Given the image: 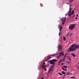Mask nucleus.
Wrapping results in <instances>:
<instances>
[{
    "label": "nucleus",
    "mask_w": 79,
    "mask_h": 79,
    "mask_svg": "<svg viewBox=\"0 0 79 79\" xmlns=\"http://www.w3.org/2000/svg\"><path fill=\"white\" fill-rule=\"evenodd\" d=\"M71 78H76V77H71Z\"/></svg>",
    "instance_id": "27"
},
{
    "label": "nucleus",
    "mask_w": 79,
    "mask_h": 79,
    "mask_svg": "<svg viewBox=\"0 0 79 79\" xmlns=\"http://www.w3.org/2000/svg\"><path fill=\"white\" fill-rule=\"evenodd\" d=\"M52 57H50V58H52Z\"/></svg>",
    "instance_id": "42"
},
{
    "label": "nucleus",
    "mask_w": 79,
    "mask_h": 79,
    "mask_svg": "<svg viewBox=\"0 0 79 79\" xmlns=\"http://www.w3.org/2000/svg\"><path fill=\"white\" fill-rule=\"evenodd\" d=\"M70 7H71V6L70 5Z\"/></svg>",
    "instance_id": "45"
},
{
    "label": "nucleus",
    "mask_w": 79,
    "mask_h": 79,
    "mask_svg": "<svg viewBox=\"0 0 79 79\" xmlns=\"http://www.w3.org/2000/svg\"><path fill=\"white\" fill-rule=\"evenodd\" d=\"M62 50V46L61 45H59L58 47V51L60 52Z\"/></svg>",
    "instance_id": "6"
},
{
    "label": "nucleus",
    "mask_w": 79,
    "mask_h": 79,
    "mask_svg": "<svg viewBox=\"0 0 79 79\" xmlns=\"http://www.w3.org/2000/svg\"><path fill=\"white\" fill-rule=\"evenodd\" d=\"M67 15H68V14L67 13V14H65V16H67Z\"/></svg>",
    "instance_id": "34"
},
{
    "label": "nucleus",
    "mask_w": 79,
    "mask_h": 79,
    "mask_svg": "<svg viewBox=\"0 0 79 79\" xmlns=\"http://www.w3.org/2000/svg\"><path fill=\"white\" fill-rule=\"evenodd\" d=\"M66 4L69 5V3H66Z\"/></svg>",
    "instance_id": "37"
},
{
    "label": "nucleus",
    "mask_w": 79,
    "mask_h": 79,
    "mask_svg": "<svg viewBox=\"0 0 79 79\" xmlns=\"http://www.w3.org/2000/svg\"><path fill=\"white\" fill-rule=\"evenodd\" d=\"M62 68L63 70H64H64H65V69L64 68V67H62Z\"/></svg>",
    "instance_id": "23"
},
{
    "label": "nucleus",
    "mask_w": 79,
    "mask_h": 79,
    "mask_svg": "<svg viewBox=\"0 0 79 79\" xmlns=\"http://www.w3.org/2000/svg\"><path fill=\"white\" fill-rule=\"evenodd\" d=\"M41 79H44V77H42V78H41Z\"/></svg>",
    "instance_id": "39"
},
{
    "label": "nucleus",
    "mask_w": 79,
    "mask_h": 79,
    "mask_svg": "<svg viewBox=\"0 0 79 79\" xmlns=\"http://www.w3.org/2000/svg\"><path fill=\"white\" fill-rule=\"evenodd\" d=\"M74 0H71V1H73Z\"/></svg>",
    "instance_id": "44"
},
{
    "label": "nucleus",
    "mask_w": 79,
    "mask_h": 79,
    "mask_svg": "<svg viewBox=\"0 0 79 79\" xmlns=\"http://www.w3.org/2000/svg\"><path fill=\"white\" fill-rule=\"evenodd\" d=\"M76 27V24H71L69 26V29L70 30H73Z\"/></svg>",
    "instance_id": "2"
},
{
    "label": "nucleus",
    "mask_w": 79,
    "mask_h": 79,
    "mask_svg": "<svg viewBox=\"0 0 79 79\" xmlns=\"http://www.w3.org/2000/svg\"><path fill=\"white\" fill-rule=\"evenodd\" d=\"M71 10H72V9L71 7H69V10L68 12L67 13L68 16H69V17L71 16Z\"/></svg>",
    "instance_id": "5"
},
{
    "label": "nucleus",
    "mask_w": 79,
    "mask_h": 79,
    "mask_svg": "<svg viewBox=\"0 0 79 79\" xmlns=\"http://www.w3.org/2000/svg\"><path fill=\"white\" fill-rule=\"evenodd\" d=\"M64 71H67V69H65Z\"/></svg>",
    "instance_id": "38"
},
{
    "label": "nucleus",
    "mask_w": 79,
    "mask_h": 79,
    "mask_svg": "<svg viewBox=\"0 0 79 79\" xmlns=\"http://www.w3.org/2000/svg\"><path fill=\"white\" fill-rule=\"evenodd\" d=\"M64 68H65L66 69V68H67V66H66V65L64 66Z\"/></svg>",
    "instance_id": "20"
},
{
    "label": "nucleus",
    "mask_w": 79,
    "mask_h": 79,
    "mask_svg": "<svg viewBox=\"0 0 79 79\" xmlns=\"http://www.w3.org/2000/svg\"><path fill=\"white\" fill-rule=\"evenodd\" d=\"M59 54H60V56H64V52L62 51V52H60L59 53Z\"/></svg>",
    "instance_id": "7"
},
{
    "label": "nucleus",
    "mask_w": 79,
    "mask_h": 79,
    "mask_svg": "<svg viewBox=\"0 0 79 79\" xmlns=\"http://www.w3.org/2000/svg\"><path fill=\"white\" fill-rule=\"evenodd\" d=\"M67 55V53L65 54L64 57L62 59V60H63V61H64L65 60H66V56Z\"/></svg>",
    "instance_id": "8"
},
{
    "label": "nucleus",
    "mask_w": 79,
    "mask_h": 79,
    "mask_svg": "<svg viewBox=\"0 0 79 79\" xmlns=\"http://www.w3.org/2000/svg\"><path fill=\"white\" fill-rule=\"evenodd\" d=\"M69 3H71V1H70V2Z\"/></svg>",
    "instance_id": "43"
},
{
    "label": "nucleus",
    "mask_w": 79,
    "mask_h": 79,
    "mask_svg": "<svg viewBox=\"0 0 79 79\" xmlns=\"http://www.w3.org/2000/svg\"><path fill=\"white\" fill-rule=\"evenodd\" d=\"M55 64H52V65H51L50 68H51L53 69V68H54V67H55Z\"/></svg>",
    "instance_id": "11"
},
{
    "label": "nucleus",
    "mask_w": 79,
    "mask_h": 79,
    "mask_svg": "<svg viewBox=\"0 0 79 79\" xmlns=\"http://www.w3.org/2000/svg\"><path fill=\"white\" fill-rule=\"evenodd\" d=\"M78 16H79V15L78 14H77V17H78Z\"/></svg>",
    "instance_id": "35"
},
{
    "label": "nucleus",
    "mask_w": 79,
    "mask_h": 79,
    "mask_svg": "<svg viewBox=\"0 0 79 79\" xmlns=\"http://www.w3.org/2000/svg\"><path fill=\"white\" fill-rule=\"evenodd\" d=\"M74 15H73V17L74 16Z\"/></svg>",
    "instance_id": "46"
},
{
    "label": "nucleus",
    "mask_w": 79,
    "mask_h": 79,
    "mask_svg": "<svg viewBox=\"0 0 79 79\" xmlns=\"http://www.w3.org/2000/svg\"><path fill=\"white\" fill-rule=\"evenodd\" d=\"M73 35V33H71L70 34V36H71V35Z\"/></svg>",
    "instance_id": "31"
},
{
    "label": "nucleus",
    "mask_w": 79,
    "mask_h": 79,
    "mask_svg": "<svg viewBox=\"0 0 79 79\" xmlns=\"http://www.w3.org/2000/svg\"><path fill=\"white\" fill-rule=\"evenodd\" d=\"M69 35V33H68L67 35V36H68Z\"/></svg>",
    "instance_id": "26"
},
{
    "label": "nucleus",
    "mask_w": 79,
    "mask_h": 79,
    "mask_svg": "<svg viewBox=\"0 0 79 79\" xmlns=\"http://www.w3.org/2000/svg\"><path fill=\"white\" fill-rule=\"evenodd\" d=\"M63 61V60H60L59 61V63H61V62H63V61Z\"/></svg>",
    "instance_id": "14"
},
{
    "label": "nucleus",
    "mask_w": 79,
    "mask_h": 79,
    "mask_svg": "<svg viewBox=\"0 0 79 79\" xmlns=\"http://www.w3.org/2000/svg\"><path fill=\"white\" fill-rule=\"evenodd\" d=\"M74 10H73L72 12V13H71V15H73V14H74Z\"/></svg>",
    "instance_id": "17"
},
{
    "label": "nucleus",
    "mask_w": 79,
    "mask_h": 79,
    "mask_svg": "<svg viewBox=\"0 0 79 79\" xmlns=\"http://www.w3.org/2000/svg\"><path fill=\"white\" fill-rule=\"evenodd\" d=\"M79 48V45L78 44H74L72 45L69 48L68 52H74V51H75V50Z\"/></svg>",
    "instance_id": "1"
},
{
    "label": "nucleus",
    "mask_w": 79,
    "mask_h": 79,
    "mask_svg": "<svg viewBox=\"0 0 79 79\" xmlns=\"http://www.w3.org/2000/svg\"><path fill=\"white\" fill-rule=\"evenodd\" d=\"M71 55H72L73 57H75V56H76V55H75V54L72 53L71 54Z\"/></svg>",
    "instance_id": "12"
},
{
    "label": "nucleus",
    "mask_w": 79,
    "mask_h": 79,
    "mask_svg": "<svg viewBox=\"0 0 79 79\" xmlns=\"http://www.w3.org/2000/svg\"><path fill=\"white\" fill-rule=\"evenodd\" d=\"M63 64H64V63H62L61 65H63Z\"/></svg>",
    "instance_id": "33"
},
{
    "label": "nucleus",
    "mask_w": 79,
    "mask_h": 79,
    "mask_svg": "<svg viewBox=\"0 0 79 79\" xmlns=\"http://www.w3.org/2000/svg\"><path fill=\"white\" fill-rule=\"evenodd\" d=\"M49 60H50V57H49L48 59L46 60V61H48V63H50V60L49 61Z\"/></svg>",
    "instance_id": "13"
},
{
    "label": "nucleus",
    "mask_w": 79,
    "mask_h": 79,
    "mask_svg": "<svg viewBox=\"0 0 79 79\" xmlns=\"http://www.w3.org/2000/svg\"><path fill=\"white\" fill-rule=\"evenodd\" d=\"M65 61V62H66V63H68L69 64V63H70V62H68V61Z\"/></svg>",
    "instance_id": "21"
},
{
    "label": "nucleus",
    "mask_w": 79,
    "mask_h": 79,
    "mask_svg": "<svg viewBox=\"0 0 79 79\" xmlns=\"http://www.w3.org/2000/svg\"><path fill=\"white\" fill-rule=\"evenodd\" d=\"M50 71H53V68L51 67L50 68Z\"/></svg>",
    "instance_id": "15"
},
{
    "label": "nucleus",
    "mask_w": 79,
    "mask_h": 79,
    "mask_svg": "<svg viewBox=\"0 0 79 79\" xmlns=\"http://www.w3.org/2000/svg\"><path fill=\"white\" fill-rule=\"evenodd\" d=\"M68 74H71V73L68 72L66 73V75H68Z\"/></svg>",
    "instance_id": "22"
},
{
    "label": "nucleus",
    "mask_w": 79,
    "mask_h": 79,
    "mask_svg": "<svg viewBox=\"0 0 79 79\" xmlns=\"http://www.w3.org/2000/svg\"><path fill=\"white\" fill-rule=\"evenodd\" d=\"M56 61H57V60L56 59H53L52 60H50V64H56L54 62H56Z\"/></svg>",
    "instance_id": "4"
},
{
    "label": "nucleus",
    "mask_w": 79,
    "mask_h": 79,
    "mask_svg": "<svg viewBox=\"0 0 79 79\" xmlns=\"http://www.w3.org/2000/svg\"><path fill=\"white\" fill-rule=\"evenodd\" d=\"M61 73H62V74H66L65 72H64V71H62Z\"/></svg>",
    "instance_id": "16"
},
{
    "label": "nucleus",
    "mask_w": 79,
    "mask_h": 79,
    "mask_svg": "<svg viewBox=\"0 0 79 79\" xmlns=\"http://www.w3.org/2000/svg\"><path fill=\"white\" fill-rule=\"evenodd\" d=\"M66 74H65V75H64V76H66Z\"/></svg>",
    "instance_id": "41"
},
{
    "label": "nucleus",
    "mask_w": 79,
    "mask_h": 79,
    "mask_svg": "<svg viewBox=\"0 0 79 79\" xmlns=\"http://www.w3.org/2000/svg\"><path fill=\"white\" fill-rule=\"evenodd\" d=\"M59 74L60 75V76H62L63 75V74H61V73H59Z\"/></svg>",
    "instance_id": "25"
},
{
    "label": "nucleus",
    "mask_w": 79,
    "mask_h": 79,
    "mask_svg": "<svg viewBox=\"0 0 79 79\" xmlns=\"http://www.w3.org/2000/svg\"><path fill=\"white\" fill-rule=\"evenodd\" d=\"M61 34V32H60V31L59 32V36H60V35Z\"/></svg>",
    "instance_id": "28"
},
{
    "label": "nucleus",
    "mask_w": 79,
    "mask_h": 79,
    "mask_svg": "<svg viewBox=\"0 0 79 79\" xmlns=\"http://www.w3.org/2000/svg\"><path fill=\"white\" fill-rule=\"evenodd\" d=\"M44 70H45V71H47V69L44 68Z\"/></svg>",
    "instance_id": "32"
},
{
    "label": "nucleus",
    "mask_w": 79,
    "mask_h": 79,
    "mask_svg": "<svg viewBox=\"0 0 79 79\" xmlns=\"http://www.w3.org/2000/svg\"><path fill=\"white\" fill-rule=\"evenodd\" d=\"M44 64H45V63L43 62V65H44Z\"/></svg>",
    "instance_id": "29"
},
{
    "label": "nucleus",
    "mask_w": 79,
    "mask_h": 79,
    "mask_svg": "<svg viewBox=\"0 0 79 79\" xmlns=\"http://www.w3.org/2000/svg\"><path fill=\"white\" fill-rule=\"evenodd\" d=\"M75 19H77V18L76 17V18H75Z\"/></svg>",
    "instance_id": "36"
},
{
    "label": "nucleus",
    "mask_w": 79,
    "mask_h": 79,
    "mask_svg": "<svg viewBox=\"0 0 79 79\" xmlns=\"http://www.w3.org/2000/svg\"><path fill=\"white\" fill-rule=\"evenodd\" d=\"M61 56L60 55H59V56H57V58H60V56Z\"/></svg>",
    "instance_id": "19"
},
{
    "label": "nucleus",
    "mask_w": 79,
    "mask_h": 79,
    "mask_svg": "<svg viewBox=\"0 0 79 79\" xmlns=\"http://www.w3.org/2000/svg\"><path fill=\"white\" fill-rule=\"evenodd\" d=\"M48 72H50V69H49V71Z\"/></svg>",
    "instance_id": "40"
},
{
    "label": "nucleus",
    "mask_w": 79,
    "mask_h": 79,
    "mask_svg": "<svg viewBox=\"0 0 79 79\" xmlns=\"http://www.w3.org/2000/svg\"><path fill=\"white\" fill-rule=\"evenodd\" d=\"M64 41H65L66 40V37H64Z\"/></svg>",
    "instance_id": "24"
},
{
    "label": "nucleus",
    "mask_w": 79,
    "mask_h": 79,
    "mask_svg": "<svg viewBox=\"0 0 79 79\" xmlns=\"http://www.w3.org/2000/svg\"><path fill=\"white\" fill-rule=\"evenodd\" d=\"M56 55H58V54H54L53 55V56H54Z\"/></svg>",
    "instance_id": "30"
},
{
    "label": "nucleus",
    "mask_w": 79,
    "mask_h": 79,
    "mask_svg": "<svg viewBox=\"0 0 79 79\" xmlns=\"http://www.w3.org/2000/svg\"><path fill=\"white\" fill-rule=\"evenodd\" d=\"M63 29V27L61 25L59 27V29L60 31H61V29Z\"/></svg>",
    "instance_id": "10"
},
{
    "label": "nucleus",
    "mask_w": 79,
    "mask_h": 79,
    "mask_svg": "<svg viewBox=\"0 0 79 79\" xmlns=\"http://www.w3.org/2000/svg\"><path fill=\"white\" fill-rule=\"evenodd\" d=\"M68 59L69 60V61H71V57H68Z\"/></svg>",
    "instance_id": "18"
},
{
    "label": "nucleus",
    "mask_w": 79,
    "mask_h": 79,
    "mask_svg": "<svg viewBox=\"0 0 79 79\" xmlns=\"http://www.w3.org/2000/svg\"><path fill=\"white\" fill-rule=\"evenodd\" d=\"M47 67V66L45 65H43L41 67L42 68H43V69L44 68H45Z\"/></svg>",
    "instance_id": "9"
},
{
    "label": "nucleus",
    "mask_w": 79,
    "mask_h": 79,
    "mask_svg": "<svg viewBox=\"0 0 79 79\" xmlns=\"http://www.w3.org/2000/svg\"><path fill=\"white\" fill-rule=\"evenodd\" d=\"M66 17H64L62 18V19H60L61 21L62 22V25H64V23H65V22L66 21Z\"/></svg>",
    "instance_id": "3"
}]
</instances>
